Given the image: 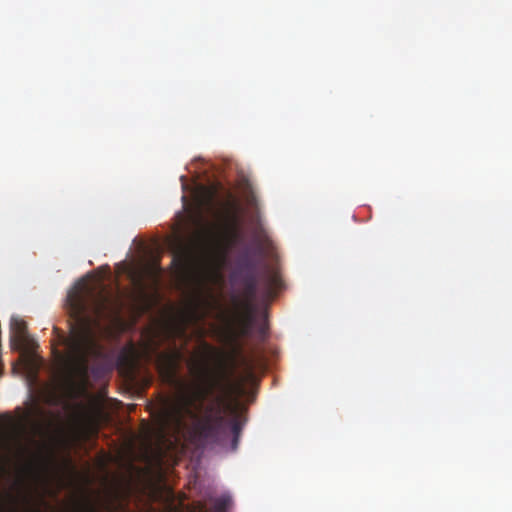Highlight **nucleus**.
<instances>
[{
    "label": "nucleus",
    "mask_w": 512,
    "mask_h": 512,
    "mask_svg": "<svg viewBox=\"0 0 512 512\" xmlns=\"http://www.w3.org/2000/svg\"><path fill=\"white\" fill-rule=\"evenodd\" d=\"M268 322L266 319L261 320L260 322L256 321L255 327H254V333L253 335L256 337V339L259 342H264L268 338Z\"/></svg>",
    "instance_id": "12"
},
{
    "label": "nucleus",
    "mask_w": 512,
    "mask_h": 512,
    "mask_svg": "<svg viewBox=\"0 0 512 512\" xmlns=\"http://www.w3.org/2000/svg\"><path fill=\"white\" fill-rule=\"evenodd\" d=\"M17 499L10 493L6 494V499H0V512H16Z\"/></svg>",
    "instance_id": "13"
},
{
    "label": "nucleus",
    "mask_w": 512,
    "mask_h": 512,
    "mask_svg": "<svg viewBox=\"0 0 512 512\" xmlns=\"http://www.w3.org/2000/svg\"><path fill=\"white\" fill-rule=\"evenodd\" d=\"M281 285L280 276L274 271H267L262 277V293L264 296H272Z\"/></svg>",
    "instance_id": "10"
},
{
    "label": "nucleus",
    "mask_w": 512,
    "mask_h": 512,
    "mask_svg": "<svg viewBox=\"0 0 512 512\" xmlns=\"http://www.w3.org/2000/svg\"><path fill=\"white\" fill-rule=\"evenodd\" d=\"M175 260H178L180 262V265L183 269H190V266H191V257L190 255L188 254H182V255H177L176 257H174V261Z\"/></svg>",
    "instance_id": "15"
},
{
    "label": "nucleus",
    "mask_w": 512,
    "mask_h": 512,
    "mask_svg": "<svg viewBox=\"0 0 512 512\" xmlns=\"http://www.w3.org/2000/svg\"><path fill=\"white\" fill-rule=\"evenodd\" d=\"M230 504L231 498L229 496H221L216 498L210 507H207L205 504H199L197 512H227Z\"/></svg>",
    "instance_id": "11"
},
{
    "label": "nucleus",
    "mask_w": 512,
    "mask_h": 512,
    "mask_svg": "<svg viewBox=\"0 0 512 512\" xmlns=\"http://www.w3.org/2000/svg\"><path fill=\"white\" fill-rule=\"evenodd\" d=\"M226 408L229 409L232 414V419L230 421L231 432L233 434L232 450L235 451L238 447L240 435L246 422L245 409L239 404L226 405Z\"/></svg>",
    "instance_id": "5"
},
{
    "label": "nucleus",
    "mask_w": 512,
    "mask_h": 512,
    "mask_svg": "<svg viewBox=\"0 0 512 512\" xmlns=\"http://www.w3.org/2000/svg\"><path fill=\"white\" fill-rule=\"evenodd\" d=\"M239 266L240 268H242L243 270L247 272H255V263L253 262V260L248 256L247 253H245L244 255H242L239 259Z\"/></svg>",
    "instance_id": "14"
},
{
    "label": "nucleus",
    "mask_w": 512,
    "mask_h": 512,
    "mask_svg": "<svg viewBox=\"0 0 512 512\" xmlns=\"http://www.w3.org/2000/svg\"><path fill=\"white\" fill-rule=\"evenodd\" d=\"M247 203L250 206H256L257 205V198L253 192H250L246 197Z\"/></svg>",
    "instance_id": "16"
},
{
    "label": "nucleus",
    "mask_w": 512,
    "mask_h": 512,
    "mask_svg": "<svg viewBox=\"0 0 512 512\" xmlns=\"http://www.w3.org/2000/svg\"><path fill=\"white\" fill-rule=\"evenodd\" d=\"M242 284L245 296L248 299H254L260 290V282L256 272L245 273L242 277Z\"/></svg>",
    "instance_id": "9"
},
{
    "label": "nucleus",
    "mask_w": 512,
    "mask_h": 512,
    "mask_svg": "<svg viewBox=\"0 0 512 512\" xmlns=\"http://www.w3.org/2000/svg\"><path fill=\"white\" fill-rule=\"evenodd\" d=\"M11 345L14 349H23L27 342L26 322L16 316L10 320Z\"/></svg>",
    "instance_id": "8"
},
{
    "label": "nucleus",
    "mask_w": 512,
    "mask_h": 512,
    "mask_svg": "<svg viewBox=\"0 0 512 512\" xmlns=\"http://www.w3.org/2000/svg\"><path fill=\"white\" fill-rule=\"evenodd\" d=\"M218 189L215 186L198 187L194 193V201L199 213L204 210H211L217 196Z\"/></svg>",
    "instance_id": "6"
},
{
    "label": "nucleus",
    "mask_w": 512,
    "mask_h": 512,
    "mask_svg": "<svg viewBox=\"0 0 512 512\" xmlns=\"http://www.w3.org/2000/svg\"><path fill=\"white\" fill-rule=\"evenodd\" d=\"M201 355H194L188 362L190 373L198 380L192 393L183 392L174 401H165L158 414L161 429L179 428L189 418L200 440L221 444L227 435L224 416V396L218 395L205 404L208 396L217 390L231 394L235 385L227 371L224 354L211 344L202 341Z\"/></svg>",
    "instance_id": "1"
},
{
    "label": "nucleus",
    "mask_w": 512,
    "mask_h": 512,
    "mask_svg": "<svg viewBox=\"0 0 512 512\" xmlns=\"http://www.w3.org/2000/svg\"><path fill=\"white\" fill-rule=\"evenodd\" d=\"M239 206L232 195L222 215V230L213 225H203L195 235V244L206 258L207 272L218 276L227 262L228 253L241 240L238 221Z\"/></svg>",
    "instance_id": "3"
},
{
    "label": "nucleus",
    "mask_w": 512,
    "mask_h": 512,
    "mask_svg": "<svg viewBox=\"0 0 512 512\" xmlns=\"http://www.w3.org/2000/svg\"><path fill=\"white\" fill-rule=\"evenodd\" d=\"M256 324V315L253 306L249 303L246 304L245 310L238 316V334L241 337H251L254 333Z\"/></svg>",
    "instance_id": "7"
},
{
    "label": "nucleus",
    "mask_w": 512,
    "mask_h": 512,
    "mask_svg": "<svg viewBox=\"0 0 512 512\" xmlns=\"http://www.w3.org/2000/svg\"><path fill=\"white\" fill-rule=\"evenodd\" d=\"M183 358L184 356L182 351L177 348H174L171 351L161 352L157 355V370L166 383H176L180 364L183 361Z\"/></svg>",
    "instance_id": "4"
},
{
    "label": "nucleus",
    "mask_w": 512,
    "mask_h": 512,
    "mask_svg": "<svg viewBox=\"0 0 512 512\" xmlns=\"http://www.w3.org/2000/svg\"><path fill=\"white\" fill-rule=\"evenodd\" d=\"M88 299L92 300L91 310L97 318L113 310L111 297L103 292L95 294L85 280H80L68 293L67 302L73 322L70 325L69 336H60L66 347V354L57 353L71 380L87 378L90 360L101 355L99 323L87 315Z\"/></svg>",
    "instance_id": "2"
}]
</instances>
